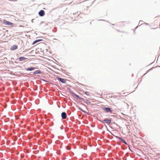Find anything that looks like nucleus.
Returning a JSON list of instances; mask_svg holds the SVG:
<instances>
[{
	"label": "nucleus",
	"instance_id": "obj_1",
	"mask_svg": "<svg viewBox=\"0 0 160 160\" xmlns=\"http://www.w3.org/2000/svg\"><path fill=\"white\" fill-rule=\"evenodd\" d=\"M3 23L5 24L6 25H13V23H11L9 21H6L5 20H4L3 21Z\"/></svg>",
	"mask_w": 160,
	"mask_h": 160
},
{
	"label": "nucleus",
	"instance_id": "obj_2",
	"mask_svg": "<svg viewBox=\"0 0 160 160\" xmlns=\"http://www.w3.org/2000/svg\"><path fill=\"white\" fill-rule=\"evenodd\" d=\"M103 110L106 112H112L111 108H103Z\"/></svg>",
	"mask_w": 160,
	"mask_h": 160
},
{
	"label": "nucleus",
	"instance_id": "obj_3",
	"mask_svg": "<svg viewBox=\"0 0 160 160\" xmlns=\"http://www.w3.org/2000/svg\"><path fill=\"white\" fill-rule=\"evenodd\" d=\"M102 122H105L108 124H110L111 122V120L110 119H105L103 120Z\"/></svg>",
	"mask_w": 160,
	"mask_h": 160
},
{
	"label": "nucleus",
	"instance_id": "obj_4",
	"mask_svg": "<svg viewBox=\"0 0 160 160\" xmlns=\"http://www.w3.org/2000/svg\"><path fill=\"white\" fill-rule=\"evenodd\" d=\"M62 118L63 119H65L66 118L67 115L65 112H63L61 114Z\"/></svg>",
	"mask_w": 160,
	"mask_h": 160
},
{
	"label": "nucleus",
	"instance_id": "obj_5",
	"mask_svg": "<svg viewBox=\"0 0 160 160\" xmlns=\"http://www.w3.org/2000/svg\"><path fill=\"white\" fill-rule=\"evenodd\" d=\"M39 15L40 16H43L44 15V12L43 10H41L38 13Z\"/></svg>",
	"mask_w": 160,
	"mask_h": 160
},
{
	"label": "nucleus",
	"instance_id": "obj_6",
	"mask_svg": "<svg viewBox=\"0 0 160 160\" xmlns=\"http://www.w3.org/2000/svg\"><path fill=\"white\" fill-rule=\"evenodd\" d=\"M18 48V46L17 45H13L10 48L11 50H14Z\"/></svg>",
	"mask_w": 160,
	"mask_h": 160
},
{
	"label": "nucleus",
	"instance_id": "obj_7",
	"mask_svg": "<svg viewBox=\"0 0 160 160\" xmlns=\"http://www.w3.org/2000/svg\"><path fill=\"white\" fill-rule=\"evenodd\" d=\"M58 79L62 83H65L66 82L65 80L63 78H61L59 77H57Z\"/></svg>",
	"mask_w": 160,
	"mask_h": 160
},
{
	"label": "nucleus",
	"instance_id": "obj_8",
	"mask_svg": "<svg viewBox=\"0 0 160 160\" xmlns=\"http://www.w3.org/2000/svg\"><path fill=\"white\" fill-rule=\"evenodd\" d=\"M36 68L34 67H31V68H26V70L27 71H32L34 70L35 69H36Z\"/></svg>",
	"mask_w": 160,
	"mask_h": 160
},
{
	"label": "nucleus",
	"instance_id": "obj_9",
	"mask_svg": "<svg viewBox=\"0 0 160 160\" xmlns=\"http://www.w3.org/2000/svg\"><path fill=\"white\" fill-rule=\"evenodd\" d=\"M116 137L119 139L120 140H121L123 142H124V143L127 144V143L125 141V140L122 139L118 137Z\"/></svg>",
	"mask_w": 160,
	"mask_h": 160
},
{
	"label": "nucleus",
	"instance_id": "obj_10",
	"mask_svg": "<svg viewBox=\"0 0 160 160\" xmlns=\"http://www.w3.org/2000/svg\"><path fill=\"white\" fill-rule=\"evenodd\" d=\"M26 59L27 58H25L24 57H21L19 58V60L20 61H22Z\"/></svg>",
	"mask_w": 160,
	"mask_h": 160
},
{
	"label": "nucleus",
	"instance_id": "obj_11",
	"mask_svg": "<svg viewBox=\"0 0 160 160\" xmlns=\"http://www.w3.org/2000/svg\"><path fill=\"white\" fill-rule=\"evenodd\" d=\"M41 71L39 70H37L34 72L33 74H36L41 73Z\"/></svg>",
	"mask_w": 160,
	"mask_h": 160
},
{
	"label": "nucleus",
	"instance_id": "obj_12",
	"mask_svg": "<svg viewBox=\"0 0 160 160\" xmlns=\"http://www.w3.org/2000/svg\"><path fill=\"white\" fill-rule=\"evenodd\" d=\"M71 93H72V95L73 96V97H76L77 98H79V96L77 95H76V94H75V93H73V92H71Z\"/></svg>",
	"mask_w": 160,
	"mask_h": 160
},
{
	"label": "nucleus",
	"instance_id": "obj_13",
	"mask_svg": "<svg viewBox=\"0 0 160 160\" xmlns=\"http://www.w3.org/2000/svg\"><path fill=\"white\" fill-rule=\"evenodd\" d=\"M41 40H41V39H38V40H35V41H34V42L32 43V44H34L38 42L41 41Z\"/></svg>",
	"mask_w": 160,
	"mask_h": 160
},
{
	"label": "nucleus",
	"instance_id": "obj_14",
	"mask_svg": "<svg viewBox=\"0 0 160 160\" xmlns=\"http://www.w3.org/2000/svg\"><path fill=\"white\" fill-rule=\"evenodd\" d=\"M41 40H41V39H38V40H35V41H34V42L32 43V44H34L38 42L41 41Z\"/></svg>",
	"mask_w": 160,
	"mask_h": 160
},
{
	"label": "nucleus",
	"instance_id": "obj_15",
	"mask_svg": "<svg viewBox=\"0 0 160 160\" xmlns=\"http://www.w3.org/2000/svg\"><path fill=\"white\" fill-rule=\"evenodd\" d=\"M85 93L87 95H89V92H85Z\"/></svg>",
	"mask_w": 160,
	"mask_h": 160
},
{
	"label": "nucleus",
	"instance_id": "obj_16",
	"mask_svg": "<svg viewBox=\"0 0 160 160\" xmlns=\"http://www.w3.org/2000/svg\"><path fill=\"white\" fill-rule=\"evenodd\" d=\"M127 95H125L126 96H127V95H128V92H127V93H126Z\"/></svg>",
	"mask_w": 160,
	"mask_h": 160
},
{
	"label": "nucleus",
	"instance_id": "obj_17",
	"mask_svg": "<svg viewBox=\"0 0 160 160\" xmlns=\"http://www.w3.org/2000/svg\"><path fill=\"white\" fill-rule=\"evenodd\" d=\"M123 93L124 94H126V93H125V92H123Z\"/></svg>",
	"mask_w": 160,
	"mask_h": 160
}]
</instances>
